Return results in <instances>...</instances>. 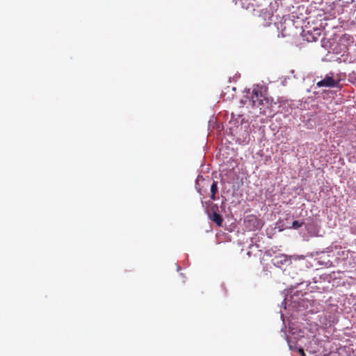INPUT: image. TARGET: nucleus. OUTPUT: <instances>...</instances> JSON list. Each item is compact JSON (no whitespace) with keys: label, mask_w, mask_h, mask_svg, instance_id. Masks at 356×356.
I'll use <instances>...</instances> for the list:
<instances>
[{"label":"nucleus","mask_w":356,"mask_h":356,"mask_svg":"<svg viewBox=\"0 0 356 356\" xmlns=\"http://www.w3.org/2000/svg\"><path fill=\"white\" fill-rule=\"evenodd\" d=\"M266 88L262 86H254L250 96L248 98L252 107L259 109L260 113L270 115L272 113V107L275 103L273 99L266 96Z\"/></svg>","instance_id":"nucleus-1"},{"label":"nucleus","mask_w":356,"mask_h":356,"mask_svg":"<svg viewBox=\"0 0 356 356\" xmlns=\"http://www.w3.org/2000/svg\"><path fill=\"white\" fill-rule=\"evenodd\" d=\"M245 225L250 231L256 230L261 227L259 220L255 216H248L245 220Z\"/></svg>","instance_id":"nucleus-2"},{"label":"nucleus","mask_w":356,"mask_h":356,"mask_svg":"<svg viewBox=\"0 0 356 356\" xmlns=\"http://www.w3.org/2000/svg\"><path fill=\"white\" fill-rule=\"evenodd\" d=\"M321 31L320 29H314L313 31H303L302 36L305 40L309 42H316L321 36Z\"/></svg>","instance_id":"nucleus-3"},{"label":"nucleus","mask_w":356,"mask_h":356,"mask_svg":"<svg viewBox=\"0 0 356 356\" xmlns=\"http://www.w3.org/2000/svg\"><path fill=\"white\" fill-rule=\"evenodd\" d=\"M218 207L214 206L211 207L212 212L209 214V218L214 222L218 227H221L223 218L221 215L218 213Z\"/></svg>","instance_id":"nucleus-4"},{"label":"nucleus","mask_w":356,"mask_h":356,"mask_svg":"<svg viewBox=\"0 0 356 356\" xmlns=\"http://www.w3.org/2000/svg\"><path fill=\"white\" fill-rule=\"evenodd\" d=\"M338 83H339V81H335L332 76H329L327 75L323 80L317 82L316 86L318 88H321V87L332 88V87L337 86Z\"/></svg>","instance_id":"nucleus-5"},{"label":"nucleus","mask_w":356,"mask_h":356,"mask_svg":"<svg viewBox=\"0 0 356 356\" xmlns=\"http://www.w3.org/2000/svg\"><path fill=\"white\" fill-rule=\"evenodd\" d=\"M274 265L281 268L283 265H286L290 263V258L286 254H279L273 259Z\"/></svg>","instance_id":"nucleus-6"},{"label":"nucleus","mask_w":356,"mask_h":356,"mask_svg":"<svg viewBox=\"0 0 356 356\" xmlns=\"http://www.w3.org/2000/svg\"><path fill=\"white\" fill-rule=\"evenodd\" d=\"M218 188L217 181H213L211 186V198L213 200H216V194L218 193Z\"/></svg>","instance_id":"nucleus-7"},{"label":"nucleus","mask_w":356,"mask_h":356,"mask_svg":"<svg viewBox=\"0 0 356 356\" xmlns=\"http://www.w3.org/2000/svg\"><path fill=\"white\" fill-rule=\"evenodd\" d=\"M303 224H304L303 222H300V221H298V220H295L292 223V228L298 229V228L302 227Z\"/></svg>","instance_id":"nucleus-8"},{"label":"nucleus","mask_w":356,"mask_h":356,"mask_svg":"<svg viewBox=\"0 0 356 356\" xmlns=\"http://www.w3.org/2000/svg\"><path fill=\"white\" fill-rule=\"evenodd\" d=\"M298 352L301 354L302 356H305V352L302 348L298 349Z\"/></svg>","instance_id":"nucleus-9"},{"label":"nucleus","mask_w":356,"mask_h":356,"mask_svg":"<svg viewBox=\"0 0 356 356\" xmlns=\"http://www.w3.org/2000/svg\"><path fill=\"white\" fill-rule=\"evenodd\" d=\"M236 1V3L238 1V0H235Z\"/></svg>","instance_id":"nucleus-10"}]
</instances>
